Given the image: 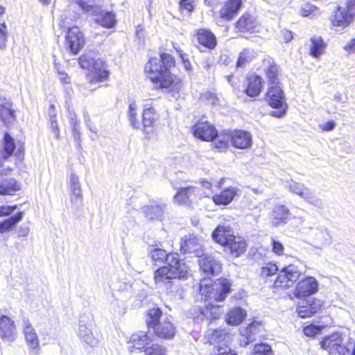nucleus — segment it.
Listing matches in <instances>:
<instances>
[{
    "label": "nucleus",
    "mask_w": 355,
    "mask_h": 355,
    "mask_svg": "<svg viewBox=\"0 0 355 355\" xmlns=\"http://www.w3.org/2000/svg\"><path fill=\"white\" fill-rule=\"evenodd\" d=\"M175 57L162 52L159 59L150 58L144 66V72L157 89H166L172 94H179L182 88V79L171 72L176 67Z\"/></svg>",
    "instance_id": "obj_1"
},
{
    "label": "nucleus",
    "mask_w": 355,
    "mask_h": 355,
    "mask_svg": "<svg viewBox=\"0 0 355 355\" xmlns=\"http://www.w3.org/2000/svg\"><path fill=\"white\" fill-rule=\"evenodd\" d=\"M211 237L232 258H239L248 250V243L246 239L234 234L230 226L218 225L212 232Z\"/></svg>",
    "instance_id": "obj_2"
},
{
    "label": "nucleus",
    "mask_w": 355,
    "mask_h": 355,
    "mask_svg": "<svg viewBox=\"0 0 355 355\" xmlns=\"http://www.w3.org/2000/svg\"><path fill=\"white\" fill-rule=\"evenodd\" d=\"M157 268L153 274V279L157 286H164L171 289L173 279H184L188 276V266L183 259L174 261Z\"/></svg>",
    "instance_id": "obj_3"
},
{
    "label": "nucleus",
    "mask_w": 355,
    "mask_h": 355,
    "mask_svg": "<svg viewBox=\"0 0 355 355\" xmlns=\"http://www.w3.org/2000/svg\"><path fill=\"white\" fill-rule=\"evenodd\" d=\"M78 64L82 69L88 70L86 76L89 84H99L109 80L110 71L105 61L83 54L78 58Z\"/></svg>",
    "instance_id": "obj_4"
},
{
    "label": "nucleus",
    "mask_w": 355,
    "mask_h": 355,
    "mask_svg": "<svg viewBox=\"0 0 355 355\" xmlns=\"http://www.w3.org/2000/svg\"><path fill=\"white\" fill-rule=\"evenodd\" d=\"M233 282L226 277H220L200 286V293L203 301L222 302L225 300L232 291Z\"/></svg>",
    "instance_id": "obj_5"
},
{
    "label": "nucleus",
    "mask_w": 355,
    "mask_h": 355,
    "mask_svg": "<svg viewBox=\"0 0 355 355\" xmlns=\"http://www.w3.org/2000/svg\"><path fill=\"white\" fill-rule=\"evenodd\" d=\"M302 272L298 266L288 264L283 267L275 279L272 288L274 292L284 291L293 288L301 279Z\"/></svg>",
    "instance_id": "obj_6"
},
{
    "label": "nucleus",
    "mask_w": 355,
    "mask_h": 355,
    "mask_svg": "<svg viewBox=\"0 0 355 355\" xmlns=\"http://www.w3.org/2000/svg\"><path fill=\"white\" fill-rule=\"evenodd\" d=\"M264 98L270 107L277 110L270 112V116L282 118L286 114L288 105L282 85H268Z\"/></svg>",
    "instance_id": "obj_7"
},
{
    "label": "nucleus",
    "mask_w": 355,
    "mask_h": 355,
    "mask_svg": "<svg viewBox=\"0 0 355 355\" xmlns=\"http://www.w3.org/2000/svg\"><path fill=\"white\" fill-rule=\"evenodd\" d=\"M213 301H204L203 306H199L193 309V318L196 322L207 320L209 323L218 319L222 315L220 305L214 304Z\"/></svg>",
    "instance_id": "obj_8"
},
{
    "label": "nucleus",
    "mask_w": 355,
    "mask_h": 355,
    "mask_svg": "<svg viewBox=\"0 0 355 355\" xmlns=\"http://www.w3.org/2000/svg\"><path fill=\"white\" fill-rule=\"evenodd\" d=\"M77 3L85 14L97 17L95 22H116L114 14L103 10L96 5V0H77Z\"/></svg>",
    "instance_id": "obj_9"
},
{
    "label": "nucleus",
    "mask_w": 355,
    "mask_h": 355,
    "mask_svg": "<svg viewBox=\"0 0 355 355\" xmlns=\"http://www.w3.org/2000/svg\"><path fill=\"white\" fill-rule=\"evenodd\" d=\"M192 135L203 141H214L218 135L214 124L203 118L196 121L191 127Z\"/></svg>",
    "instance_id": "obj_10"
},
{
    "label": "nucleus",
    "mask_w": 355,
    "mask_h": 355,
    "mask_svg": "<svg viewBox=\"0 0 355 355\" xmlns=\"http://www.w3.org/2000/svg\"><path fill=\"white\" fill-rule=\"evenodd\" d=\"M320 345L329 355H345L349 352V349L343 343L341 335L338 332L323 337Z\"/></svg>",
    "instance_id": "obj_11"
},
{
    "label": "nucleus",
    "mask_w": 355,
    "mask_h": 355,
    "mask_svg": "<svg viewBox=\"0 0 355 355\" xmlns=\"http://www.w3.org/2000/svg\"><path fill=\"white\" fill-rule=\"evenodd\" d=\"M64 37L66 47L73 55L78 54L85 43V36L76 25L67 28Z\"/></svg>",
    "instance_id": "obj_12"
},
{
    "label": "nucleus",
    "mask_w": 355,
    "mask_h": 355,
    "mask_svg": "<svg viewBox=\"0 0 355 355\" xmlns=\"http://www.w3.org/2000/svg\"><path fill=\"white\" fill-rule=\"evenodd\" d=\"M180 251L183 254H193L194 257L199 258L203 255L205 248L198 237L191 234L181 238Z\"/></svg>",
    "instance_id": "obj_13"
},
{
    "label": "nucleus",
    "mask_w": 355,
    "mask_h": 355,
    "mask_svg": "<svg viewBox=\"0 0 355 355\" xmlns=\"http://www.w3.org/2000/svg\"><path fill=\"white\" fill-rule=\"evenodd\" d=\"M12 168H4L0 172V196H13L21 189L20 182L11 177Z\"/></svg>",
    "instance_id": "obj_14"
},
{
    "label": "nucleus",
    "mask_w": 355,
    "mask_h": 355,
    "mask_svg": "<svg viewBox=\"0 0 355 355\" xmlns=\"http://www.w3.org/2000/svg\"><path fill=\"white\" fill-rule=\"evenodd\" d=\"M263 79L256 73L248 74L245 77L243 93L250 98L257 99L262 92Z\"/></svg>",
    "instance_id": "obj_15"
},
{
    "label": "nucleus",
    "mask_w": 355,
    "mask_h": 355,
    "mask_svg": "<svg viewBox=\"0 0 355 355\" xmlns=\"http://www.w3.org/2000/svg\"><path fill=\"white\" fill-rule=\"evenodd\" d=\"M159 117L158 112L153 105H145L141 113V130L146 135L153 132Z\"/></svg>",
    "instance_id": "obj_16"
},
{
    "label": "nucleus",
    "mask_w": 355,
    "mask_h": 355,
    "mask_svg": "<svg viewBox=\"0 0 355 355\" xmlns=\"http://www.w3.org/2000/svg\"><path fill=\"white\" fill-rule=\"evenodd\" d=\"M318 290V284L313 277H305L296 283L293 294L297 298L310 296Z\"/></svg>",
    "instance_id": "obj_17"
},
{
    "label": "nucleus",
    "mask_w": 355,
    "mask_h": 355,
    "mask_svg": "<svg viewBox=\"0 0 355 355\" xmlns=\"http://www.w3.org/2000/svg\"><path fill=\"white\" fill-rule=\"evenodd\" d=\"M151 342V338L146 331H139L131 335L128 340L130 350L133 352L135 350L143 351L144 355H146V351L148 349L155 347L156 345L163 347L159 344H153L151 346H148Z\"/></svg>",
    "instance_id": "obj_18"
},
{
    "label": "nucleus",
    "mask_w": 355,
    "mask_h": 355,
    "mask_svg": "<svg viewBox=\"0 0 355 355\" xmlns=\"http://www.w3.org/2000/svg\"><path fill=\"white\" fill-rule=\"evenodd\" d=\"M324 302L319 299L312 298L302 301L297 306V313L302 318H311L320 312Z\"/></svg>",
    "instance_id": "obj_19"
},
{
    "label": "nucleus",
    "mask_w": 355,
    "mask_h": 355,
    "mask_svg": "<svg viewBox=\"0 0 355 355\" xmlns=\"http://www.w3.org/2000/svg\"><path fill=\"white\" fill-rule=\"evenodd\" d=\"M230 144L235 148L246 149L251 146L252 138L248 131L234 129L229 130Z\"/></svg>",
    "instance_id": "obj_20"
},
{
    "label": "nucleus",
    "mask_w": 355,
    "mask_h": 355,
    "mask_svg": "<svg viewBox=\"0 0 355 355\" xmlns=\"http://www.w3.org/2000/svg\"><path fill=\"white\" fill-rule=\"evenodd\" d=\"M17 336L14 320L6 315L0 316V338L6 342L12 343Z\"/></svg>",
    "instance_id": "obj_21"
},
{
    "label": "nucleus",
    "mask_w": 355,
    "mask_h": 355,
    "mask_svg": "<svg viewBox=\"0 0 355 355\" xmlns=\"http://www.w3.org/2000/svg\"><path fill=\"white\" fill-rule=\"evenodd\" d=\"M266 329L263 324L261 321H252L241 331V335L246 340L245 344L248 345L256 340L257 337L265 338Z\"/></svg>",
    "instance_id": "obj_22"
},
{
    "label": "nucleus",
    "mask_w": 355,
    "mask_h": 355,
    "mask_svg": "<svg viewBox=\"0 0 355 355\" xmlns=\"http://www.w3.org/2000/svg\"><path fill=\"white\" fill-rule=\"evenodd\" d=\"M198 263L200 269L207 275L215 276L222 271L221 263L205 253L199 257Z\"/></svg>",
    "instance_id": "obj_23"
},
{
    "label": "nucleus",
    "mask_w": 355,
    "mask_h": 355,
    "mask_svg": "<svg viewBox=\"0 0 355 355\" xmlns=\"http://www.w3.org/2000/svg\"><path fill=\"white\" fill-rule=\"evenodd\" d=\"M149 255L152 261L155 265H160L164 262L166 264L171 263L172 261L171 258H173L174 261L182 259L179 253L176 252H167L165 250L159 248H154L151 249L149 251Z\"/></svg>",
    "instance_id": "obj_24"
},
{
    "label": "nucleus",
    "mask_w": 355,
    "mask_h": 355,
    "mask_svg": "<svg viewBox=\"0 0 355 355\" xmlns=\"http://www.w3.org/2000/svg\"><path fill=\"white\" fill-rule=\"evenodd\" d=\"M355 20V0H347L346 6H337L334 22H351Z\"/></svg>",
    "instance_id": "obj_25"
},
{
    "label": "nucleus",
    "mask_w": 355,
    "mask_h": 355,
    "mask_svg": "<svg viewBox=\"0 0 355 355\" xmlns=\"http://www.w3.org/2000/svg\"><path fill=\"white\" fill-rule=\"evenodd\" d=\"M22 331L25 341L28 347L31 350H39L40 340L35 329L29 320L26 319L24 320Z\"/></svg>",
    "instance_id": "obj_26"
},
{
    "label": "nucleus",
    "mask_w": 355,
    "mask_h": 355,
    "mask_svg": "<svg viewBox=\"0 0 355 355\" xmlns=\"http://www.w3.org/2000/svg\"><path fill=\"white\" fill-rule=\"evenodd\" d=\"M238 189L234 187H227L219 193L212 196L211 200L216 205L226 206L230 204L236 196Z\"/></svg>",
    "instance_id": "obj_27"
},
{
    "label": "nucleus",
    "mask_w": 355,
    "mask_h": 355,
    "mask_svg": "<svg viewBox=\"0 0 355 355\" xmlns=\"http://www.w3.org/2000/svg\"><path fill=\"white\" fill-rule=\"evenodd\" d=\"M153 330L154 335L160 340L172 339L176 333L175 326L168 320L160 322Z\"/></svg>",
    "instance_id": "obj_28"
},
{
    "label": "nucleus",
    "mask_w": 355,
    "mask_h": 355,
    "mask_svg": "<svg viewBox=\"0 0 355 355\" xmlns=\"http://www.w3.org/2000/svg\"><path fill=\"white\" fill-rule=\"evenodd\" d=\"M196 37L198 43L207 49H214L217 45L216 36L209 30L201 28L196 31Z\"/></svg>",
    "instance_id": "obj_29"
},
{
    "label": "nucleus",
    "mask_w": 355,
    "mask_h": 355,
    "mask_svg": "<svg viewBox=\"0 0 355 355\" xmlns=\"http://www.w3.org/2000/svg\"><path fill=\"white\" fill-rule=\"evenodd\" d=\"M242 5L241 0H229L220 10V17L225 21H230L237 15Z\"/></svg>",
    "instance_id": "obj_30"
},
{
    "label": "nucleus",
    "mask_w": 355,
    "mask_h": 355,
    "mask_svg": "<svg viewBox=\"0 0 355 355\" xmlns=\"http://www.w3.org/2000/svg\"><path fill=\"white\" fill-rule=\"evenodd\" d=\"M196 194V188L193 186L180 188L174 196V200L178 205H190Z\"/></svg>",
    "instance_id": "obj_31"
},
{
    "label": "nucleus",
    "mask_w": 355,
    "mask_h": 355,
    "mask_svg": "<svg viewBox=\"0 0 355 355\" xmlns=\"http://www.w3.org/2000/svg\"><path fill=\"white\" fill-rule=\"evenodd\" d=\"M290 216V211L284 205H276L271 213V223L273 226L285 223Z\"/></svg>",
    "instance_id": "obj_32"
},
{
    "label": "nucleus",
    "mask_w": 355,
    "mask_h": 355,
    "mask_svg": "<svg viewBox=\"0 0 355 355\" xmlns=\"http://www.w3.org/2000/svg\"><path fill=\"white\" fill-rule=\"evenodd\" d=\"M309 54L314 58H320L325 53L327 42L321 36H313L311 38Z\"/></svg>",
    "instance_id": "obj_33"
},
{
    "label": "nucleus",
    "mask_w": 355,
    "mask_h": 355,
    "mask_svg": "<svg viewBox=\"0 0 355 355\" xmlns=\"http://www.w3.org/2000/svg\"><path fill=\"white\" fill-rule=\"evenodd\" d=\"M229 130H223L215 141L213 144L214 149L218 153L226 152L230 146V138Z\"/></svg>",
    "instance_id": "obj_34"
},
{
    "label": "nucleus",
    "mask_w": 355,
    "mask_h": 355,
    "mask_svg": "<svg viewBox=\"0 0 355 355\" xmlns=\"http://www.w3.org/2000/svg\"><path fill=\"white\" fill-rule=\"evenodd\" d=\"M228 336L224 329H215L208 331L206 334L207 343L210 345H221Z\"/></svg>",
    "instance_id": "obj_35"
},
{
    "label": "nucleus",
    "mask_w": 355,
    "mask_h": 355,
    "mask_svg": "<svg viewBox=\"0 0 355 355\" xmlns=\"http://www.w3.org/2000/svg\"><path fill=\"white\" fill-rule=\"evenodd\" d=\"M246 312L241 307H234L227 313L226 322L231 325H239L245 318Z\"/></svg>",
    "instance_id": "obj_36"
},
{
    "label": "nucleus",
    "mask_w": 355,
    "mask_h": 355,
    "mask_svg": "<svg viewBox=\"0 0 355 355\" xmlns=\"http://www.w3.org/2000/svg\"><path fill=\"white\" fill-rule=\"evenodd\" d=\"M0 119L6 126H10L15 121V112L12 105L4 103L0 105Z\"/></svg>",
    "instance_id": "obj_37"
},
{
    "label": "nucleus",
    "mask_w": 355,
    "mask_h": 355,
    "mask_svg": "<svg viewBox=\"0 0 355 355\" xmlns=\"http://www.w3.org/2000/svg\"><path fill=\"white\" fill-rule=\"evenodd\" d=\"M162 315V311L158 307L148 309L146 312V327L148 329H154L160 323V318Z\"/></svg>",
    "instance_id": "obj_38"
},
{
    "label": "nucleus",
    "mask_w": 355,
    "mask_h": 355,
    "mask_svg": "<svg viewBox=\"0 0 355 355\" xmlns=\"http://www.w3.org/2000/svg\"><path fill=\"white\" fill-rule=\"evenodd\" d=\"M279 67L275 62H271L265 70L268 85H281L279 78Z\"/></svg>",
    "instance_id": "obj_39"
},
{
    "label": "nucleus",
    "mask_w": 355,
    "mask_h": 355,
    "mask_svg": "<svg viewBox=\"0 0 355 355\" xmlns=\"http://www.w3.org/2000/svg\"><path fill=\"white\" fill-rule=\"evenodd\" d=\"M22 218L23 212L19 211L15 215L0 222V233L8 232L12 230Z\"/></svg>",
    "instance_id": "obj_40"
},
{
    "label": "nucleus",
    "mask_w": 355,
    "mask_h": 355,
    "mask_svg": "<svg viewBox=\"0 0 355 355\" xmlns=\"http://www.w3.org/2000/svg\"><path fill=\"white\" fill-rule=\"evenodd\" d=\"M15 149V143L11 135L5 132L3 135V142L2 146V157L7 159L10 157Z\"/></svg>",
    "instance_id": "obj_41"
},
{
    "label": "nucleus",
    "mask_w": 355,
    "mask_h": 355,
    "mask_svg": "<svg viewBox=\"0 0 355 355\" xmlns=\"http://www.w3.org/2000/svg\"><path fill=\"white\" fill-rule=\"evenodd\" d=\"M279 268L275 261H268L263 264L259 269V276L262 279H267L277 274Z\"/></svg>",
    "instance_id": "obj_42"
},
{
    "label": "nucleus",
    "mask_w": 355,
    "mask_h": 355,
    "mask_svg": "<svg viewBox=\"0 0 355 355\" xmlns=\"http://www.w3.org/2000/svg\"><path fill=\"white\" fill-rule=\"evenodd\" d=\"M79 336L90 347H94L98 344V340L96 338L90 330L87 329L85 327H83V329H80Z\"/></svg>",
    "instance_id": "obj_43"
},
{
    "label": "nucleus",
    "mask_w": 355,
    "mask_h": 355,
    "mask_svg": "<svg viewBox=\"0 0 355 355\" xmlns=\"http://www.w3.org/2000/svg\"><path fill=\"white\" fill-rule=\"evenodd\" d=\"M252 59V55L250 50L249 49H243L237 58L236 62V67H243L245 66V64L250 62Z\"/></svg>",
    "instance_id": "obj_44"
},
{
    "label": "nucleus",
    "mask_w": 355,
    "mask_h": 355,
    "mask_svg": "<svg viewBox=\"0 0 355 355\" xmlns=\"http://www.w3.org/2000/svg\"><path fill=\"white\" fill-rule=\"evenodd\" d=\"M271 346L266 343H257L254 345L252 355H271Z\"/></svg>",
    "instance_id": "obj_45"
},
{
    "label": "nucleus",
    "mask_w": 355,
    "mask_h": 355,
    "mask_svg": "<svg viewBox=\"0 0 355 355\" xmlns=\"http://www.w3.org/2000/svg\"><path fill=\"white\" fill-rule=\"evenodd\" d=\"M211 355H237L227 344L216 345L211 353Z\"/></svg>",
    "instance_id": "obj_46"
},
{
    "label": "nucleus",
    "mask_w": 355,
    "mask_h": 355,
    "mask_svg": "<svg viewBox=\"0 0 355 355\" xmlns=\"http://www.w3.org/2000/svg\"><path fill=\"white\" fill-rule=\"evenodd\" d=\"M322 329L321 326L310 324L303 327V333L307 337L315 338L321 333Z\"/></svg>",
    "instance_id": "obj_47"
},
{
    "label": "nucleus",
    "mask_w": 355,
    "mask_h": 355,
    "mask_svg": "<svg viewBox=\"0 0 355 355\" xmlns=\"http://www.w3.org/2000/svg\"><path fill=\"white\" fill-rule=\"evenodd\" d=\"M200 100L206 104H216L218 99L216 94L210 91H206L200 94Z\"/></svg>",
    "instance_id": "obj_48"
},
{
    "label": "nucleus",
    "mask_w": 355,
    "mask_h": 355,
    "mask_svg": "<svg viewBox=\"0 0 355 355\" xmlns=\"http://www.w3.org/2000/svg\"><path fill=\"white\" fill-rule=\"evenodd\" d=\"M128 118L130 122V124L135 128H139L140 123L137 119V111L136 106L134 103H131L128 107Z\"/></svg>",
    "instance_id": "obj_49"
},
{
    "label": "nucleus",
    "mask_w": 355,
    "mask_h": 355,
    "mask_svg": "<svg viewBox=\"0 0 355 355\" xmlns=\"http://www.w3.org/2000/svg\"><path fill=\"white\" fill-rule=\"evenodd\" d=\"M270 246L272 253L276 256L281 257L284 254V246L279 241L271 239Z\"/></svg>",
    "instance_id": "obj_50"
},
{
    "label": "nucleus",
    "mask_w": 355,
    "mask_h": 355,
    "mask_svg": "<svg viewBox=\"0 0 355 355\" xmlns=\"http://www.w3.org/2000/svg\"><path fill=\"white\" fill-rule=\"evenodd\" d=\"M173 46H174L175 50L178 53L179 57L180 58L184 69L188 71H191L192 65L189 61L188 55L186 53H184L183 52V51L182 49H180V48H177L174 45H173Z\"/></svg>",
    "instance_id": "obj_51"
},
{
    "label": "nucleus",
    "mask_w": 355,
    "mask_h": 355,
    "mask_svg": "<svg viewBox=\"0 0 355 355\" xmlns=\"http://www.w3.org/2000/svg\"><path fill=\"white\" fill-rule=\"evenodd\" d=\"M146 352V355H168L167 349L158 345L148 349Z\"/></svg>",
    "instance_id": "obj_52"
},
{
    "label": "nucleus",
    "mask_w": 355,
    "mask_h": 355,
    "mask_svg": "<svg viewBox=\"0 0 355 355\" xmlns=\"http://www.w3.org/2000/svg\"><path fill=\"white\" fill-rule=\"evenodd\" d=\"M316 9L317 8L315 6L311 3H306L302 7L300 12L302 16L308 17L316 10Z\"/></svg>",
    "instance_id": "obj_53"
},
{
    "label": "nucleus",
    "mask_w": 355,
    "mask_h": 355,
    "mask_svg": "<svg viewBox=\"0 0 355 355\" xmlns=\"http://www.w3.org/2000/svg\"><path fill=\"white\" fill-rule=\"evenodd\" d=\"M7 40L6 26V24H0V48L6 46Z\"/></svg>",
    "instance_id": "obj_54"
},
{
    "label": "nucleus",
    "mask_w": 355,
    "mask_h": 355,
    "mask_svg": "<svg viewBox=\"0 0 355 355\" xmlns=\"http://www.w3.org/2000/svg\"><path fill=\"white\" fill-rule=\"evenodd\" d=\"M180 8L191 12L193 9V0H179Z\"/></svg>",
    "instance_id": "obj_55"
},
{
    "label": "nucleus",
    "mask_w": 355,
    "mask_h": 355,
    "mask_svg": "<svg viewBox=\"0 0 355 355\" xmlns=\"http://www.w3.org/2000/svg\"><path fill=\"white\" fill-rule=\"evenodd\" d=\"M343 50L348 54L355 53V38L349 40L343 47Z\"/></svg>",
    "instance_id": "obj_56"
},
{
    "label": "nucleus",
    "mask_w": 355,
    "mask_h": 355,
    "mask_svg": "<svg viewBox=\"0 0 355 355\" xmlns=\"http://www.w3.org/2000/svg\"><path fill=\"white\" fill-rule=\"evenodd\" d=\"M17 205H1L0 206V211L2 212L3 217L8 216L10 215L15 209H17Z\"/></svg>",
    "instance_id": "obj_57"
},
{
    "label": "nucleus",
    "mask_w": 355,
    "mask_h": 355,
    "mask_svg": "<svg viewBox=\"0 0 355 355\" xmlns=\"http://www.w3.org/2000/svg\"><path fill=\"white\" fill-rule=\"evenodd\" d=\"M282 40H284V42L288 43L293 40V33L290 30L284 29L282 31Z\"/></svg>",
    "instance_id": "obj_58"
},
{
    "label": "nucleus",
    "mask_w": 355,
    "mask_h": 355,
    "mask_svg": "<svg viewBox=\"0 0 355 355\" xmlns=\"http://www.w3.org/2000/svg\"><path fill=\"white\" fill-rule=\"evenodd\" d=\"M295 187L296 189L294 191V192L296 194H297L298 196H300V197H302V198H308L309 197L310 192L308 189H306V188L300 189L298 187L297 185H295Z\"/></svg>",
    "instance_id": "obj_59"
},
{
    "label": "nucleus",
    "mask_w": 355,
    "mask_h": 355,
    "mask_svg": "<svg viewBox=\"0 0 355 355\" xmlns=\"http://www.w3.org/2000/svg\"><path fill=\"white\" fill-rule=\"evenodd\" d=\"M58 73L59 75L60 80L61 81L62 83H63V84H69L70 83V82H71L70 77L65 71H58Z\"/></svg>",
    "instance_id": "obj_60"
},
{
    "label": "nucleus",
    "mask_w": 355,
    "mask_h": 355,
    "mask_svg": "<svg viewBox=\"0 0 355 355\" xmlns=\"http://www.w3.org/2000/svg\"><path fill=\"white\" fill-rule=\"evenodd\" d=\"M336 126V124L334 121H328L326 123H323L320 125V128L323 131H330L332 130Z\"/></svg>",
    "instance_id": "obj_61"
},
{
    "label": "nucleus",
    "mask_w": 355,
    "mask_h": 355,
    "mask_svg": "<svg viewBox=\"0 0 355 355\" xmlns=\"http://www.w3.org/2000/svg\"><path fill=\"white\" fill-rule=\"evenodd\" d=\"M248 24H249L238 23V24H236V28H237L238 32H239L240 33H245L250 31V29L247 28V26Z\"/></svg>",
    "instance_id": "obj_62"
},
{
    "label": "nucleus",
    "mask_w": 355,
    "mask_h": 355,
    "mask_svg": "<svg viewBox=\"0 0 355 355\" xmlns=\"http://www.w3.org/2000/svg\"><path fill=\"white\" fill-rule=\"evenodd\" d=\"M200 184L202 187L207 189H211L212 187V183L209 182L207 180L203 179L200 180Z\"/></svg>",
    "instance_id": "obj_63"
},
{
    "label": "nucleus",
    "mask_w": 355,
    "mask_h": 355,
    "mask_svg": "<svg viewBox=\"0 0 355 355\" xmlns=\"http://www.w3.org/2000/svg\"><path fill=\"white\" fill-rule=\"evenodd\" d=\"M24 147L23 145H20L18 148H17V150L15 153L16 156H17L19 159H22L23 157H24Z\"/></svg>",
    "instance_id": "obj_64"
}]
</instances>
